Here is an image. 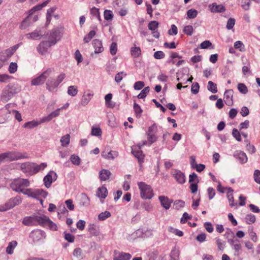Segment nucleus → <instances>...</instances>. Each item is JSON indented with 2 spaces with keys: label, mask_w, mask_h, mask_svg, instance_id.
Masks as SVG:
<instances>
[{
  "label": "nucleus",
  "mask_w": 260,
  "mask_h": 260,
  "mask_svg": "<svg viewBox=\"0 0 260 260\" xmlns=\"http://www.w3.org/2000/svg\"><path fill=\"white\" fill-rule=\"evenodd\" d=\"M92 45L94 48V53H100L104 51V47L102 41L100 40L94 39L92 41Z\"/></svg>",
  "instance_id": "21"
},
{
  "label": "nucleus",
  "mask_w": 260,
  "mask_h": 260,
  "mask_svg": "<svg viewBox=\"0 0 260 260\" xmlns=\"http://www.w3.org/2000/svg\"><path fill=\"white\" fill-rule=\"evenodd\" d=\"M78 93L77 87L75 85H71L68 88V93L72 96H75Z\"/></svg>",
  "instance_id": "40"
},
{
  "label": "nucleus",
  "mask_w": 260,
  "mask_h": 260,
  "mask_svg": "<svg viewBox=\"0 0 260 260\" xmlns=\"http://www.w3.org/2000/svg\"><path fill=\"white\" fill-rule=\"evenodd\" d=\"M210 8L212 12H223L225 10L222 5H217L216 3H213L210 6Z\"/></svg>",
  "instance_id": "27"
},
{
  "label": "nucleus",
  "mask_w": 260,
  "mask_h": 260,
  "mask_svg": "<svg viewBox=\"0 0 260 260\" xmlns=\"http://www.w3.org/2000/svg\"><path fill=\"white\" fill-rule=\"evenodd\" d=\"M91 14L95 17V18H98L99 20L101 21V17L100 15V12H99V9L95 8V7H92L90 10Z\"/></svg>",
  "instance_id": "55"
},
{
  "label": "nucleus",
  "mask_w": 260,
  "mask_h": 260,
  "mask_svg": "<svg viewBox=\"0 0 260 260\" xmlns=\"http://www.w3.org/2000/svg\"><path fill=\"white\" fill-rule=\"evenodd\" d=\"M111 216V213L109 211H106L100 213L98 215V219L101 221H103L110 217Z\"/></svg>",
  "instance_id": "41"
},
{
  "label": "nucleus",
  "mask_w": 260,
  "mask_h": 260,
  "mask_svg": "<svg viewBox=\"0 0 260 260\" xmlns=\"http://www.w3.org/2000/svg\"><path fill=\"white\" fill-rule=\"evenodd\" d=\"M50 45V44L48 41H43L39 44L37 49L40 53L43 54L47 51L49 47L51 46V45Z\"/></svg>",
  "instance_id": "24"
},
{
  "label": "nucleus",
  "mask_w": 260,
  "mask_h": 260,
  "mask_svg": "<svg viewBox=\"0 0 260 260\" xmlns=\"http://www.w3.org/2000/svg\"><path fill=\"white\" fill-rule=\"evenodd\" d=\"M171 174L178 183L182 184L185 182L186 178L185 175L181 171L173 169L171 171Z\"/></svg>",
  "instance_id": "14"
},
{
  "label": "nucleus",
  "mask_w": 260,
  "mask_h": 260,
  "mask_svg": "<svg viewBox=\"0 0 260 260\" xmlns=\"http://www.w3.org/2000/svg\"><path fill=\"white\" fill-rule=\"evenodd\" d=\"M234 47L241 52H243L245 50L243 43L240 41H237L234 43Z\"/></svg>",
  "instance_id": "51"
},
{
  "label": "nucleus",
  "mask_w": 260,
  "mask_h": 260,
  "mask_svg": "<svg viewBox=\"0 0 260 260\" xmlns=\"http://www.w3.org/2000/svg\"><path fill=\"white\" fill-rule=\"evenodd\" d=\"M150 88L149 86L145 87L141 92L138 95L137 97L138 99H144L145 98L147 94L149 92Z\"/></svg>",
  "instance_id": "47"
},
{
  "label": "nucleus",
  "mask_w": 260,
  "mask_h": 260,
  "mask_svg": "<svg viewBox=\"0 0 260 260\" xmlns=\"http://www.w3.org/2000/svg\"><path fill=\"white\" fill-rule=\"evenodd\" d=\"M158 25V22L155 20L151 21L148 25V29L152 31L153 36L157 39L159 37V33L157 30Z\"/></svg>",
  "instance_id": "16"
},
{
  "label": "nucleus",
  "mask_w": 260,
  "mask_h": 260,
  "mask_svg": "<svg viewBox=\"0 0 260 260\" xmlns=\"http://www.w3.org/2000/svg\"><path fill=\"white\" fill-rule=\"evenodd\" d=\"M30 22L29 20V18L26 17L25 19L23 20V21L21 22L20 28L21 29H25L30 25Z\"/></svg>",
  "instance_id": "59"
},
{
  "label": "nucleus",
  "mask_w": 260,
  "mask_h": 260,
  "mask_svg": "<svg viewBox=\"0 0 260 260\" xmlns=\"http://www.w3.org/2000/svg\"><path fill=\"white\" fill-rule=\"evenodd\" d=\"M35 199H37L40 197L46 198L48 196V192L42 189H35Z\"/></svg>",
  "instance_id": "33"
},
{
  "label": "nucleus",
  "mask_w": 260,
  "mask_h": 260,
  "mask_svg": "<svg viewBox=\"0 0 260 260\" xmlns=\"http://www.w3.org/2000/svg\"><path fill=\"white\" fill-rule=\"evenodd\" d=\"M96 34L95 31L91 30L88 34L84 37L83 41L85 43H88L95 36Z\"/></svg>",
  "instance_id": "45"
},
{
  "label": "nucleus",
  "mask_w": 260,
  "mask_h": 260,
  "mask_svg": "<svg viewBox=\"0 0 260 260\" xmlns=\"http://www.w3.org/2000/svg\"><path fill=\"white\" fill-rule=\"evenodd\" d=\"M198 11L193 9H190L187 12V16L189 19H193L197 17Z\"/></svg>",
  "instance_id": "52"
},
{
  "label": "nucleus",
  "mask_w": 260,
  "mask_h": 260,
  "mask_svg": "<svg viewBox=\"0 0 260 260\" xmlns=\"http://www.w3.org/2000/svg\"><path fill=\"white\" fill-rule=\"evenodd\" d=\"M91 135L94 136H100L102 135V131L100 127H92L91 129Z\"/></svg>",
  "instance_id": "63"
},
{
  "label": "nucleus",
  "mask_w": 260,
  "mask_h": 260,
  "mask_svg": "<svg viewBox=\"0 0 260 260\" xmlns=\"http://www.w3.org/2000/svg\"><path fill=\"white\" fill-rule=\"evenodd\" d=\"M41 225L43 227H47L52 231L57 230L56 224L51 221L49 217L44 215H42V221Z\"/></svg>",
  "instance_id": "13"
},
{
  "label": "nucleus",
  "mask_w": 260,
  "mask_h": 260,
  "mask_svg": "<svg viewBox=\"0 0 260 260\" xmlns=\"http://www.w3.org/2000/svg\"><path fill=\"white\" fill-rule=\"evenodd\" d=\"M127 75L126 73L124 72H120L118 73L115 77V81L117 83H119L123 79L124 77Z\"/></svg>",
  "instance_id": "54"
},
{
  "label": "nucleus",
  "mask_w": 260,
  "mask_h": 260,
  "mask_svg": "<svg viewBox=\"0 0 260 260\" xmlns=\"http://www.w3.org/2000/svg\"><path fill=\"white\" fill-rule=\"evenodd\" d=\"M108 194V190L106 187L102 186L99 187L96 191V196L102 199H105Z\"/></svg>",
  "instance_id": "30"
},
{
  "label": "nucleus",
  "mask_w": 260,
  "mask_h": 260,
  "mask_svg": "<svg viewBox=\"0 0 260 260\" xmlns=\"http://www.w3.org/2000/svg\"><path fill=\"white\" fill-rule=\"evenodd\" d=\"M42 221V215L27 216L24 218L22 223L27 226H36L41 225Z\"/></svg>",
  "instance_id": "10"
},
{
  "label": "nucleus",
  "mask_w": 260,
  "mask_h": 260,
  "mask_svg": "<svg viewBox=\"0 0 260 260\" xmlns=\"http://www.w3.org/2000/svg\"><path fill=\"white\" fill-rule=\"evenodd\" d=\"M21 90V86L18 83H11L2 90L1 98L4 102H8Z\"/></svg>",
  "instance_id": "2"
},
{
  "label": "nucleus",
  "mask_w": 260,
  "mask_h": 260,
  "mask_svg": "<svg viewBox=\"0 0 260 260\" xmlns=\"http://www.w3.org/2000/svg\"><path fill=\"white\" fill-rule=\"evenodd\" d=\"M56 10V7H52L49 9L46 13V22L49 23L52 18V15L54 13L55 11Z\"/></svg>",
  "instance_id": "39"
},
{
  "label": "nucleus",
  "mask_w": 260,
  "mask_h": 260,
  "mask_svg": "<svg viewBox=\"0 0 260 260\" xmlns=\"http://www.w3.org/2000/svg\"><path fill=\"white\" fill-rule=\"evenodd\" d=\"M193 31V28L191 25H187L184 27L183 32L188 36H191Z\"/></svg>",
  "instance_id": "60"
},
{
  "label": "nucleus",
  "mask_w": 260,
  "mask_h": 260,
  "mask_svg": "<svg viewBox=\"0 0 260 260\" xmlns=\"http://www.w3.org/2000/svg\"><path fill=\"white\" fill-rule=\"evenodd\" d=\"M60 143L63 147H67L70 142V135L67 134L62 136L60 139Z\"/></svg>",
  "instance_id": "36"
},
{
  "label": "nucleus",
  "mask_w": 260,
  "mask_h": 260,
  "mask_svg": "<svg viewBox=\"0 0 260 260\" xmlns=\"http://www.w3.org/2000/svg\"><path fill=\"white\" fill-rule=\"evenodd\" d=\"M88 230L90 234L97 236L99 234V231L94 223H90L88 225Z\"/></svg>",
  "instance_id": "32"
},
{
  "label": "nucleus",
  "mask_w": 260,
  "mask_h": 260,
  "mask_svg": "<svg viewBox=\"0 0 260 260\" xmlns=\"http://www.w3.org/2000/svg\"><path fill=\"white\" fill-rule=\"evenodd\" d=\"M140 190L141 197L143 199H150L153 197V190L151 187L143 182L138 183Z\"/></svg>",
  "instance_id": "6"
},
{
  "label": "nucleus",
  "mask_w": 260,
  "mask_h": 260,
  "mask_svg": "<svg viewBox=\"0 0 260 260\" xmlns=\"http://www.w3.org/2000/svg\"><path fill=\"white\" fill-rule=\"evenodd\" d=\"M233 156L235 158L238 159L242 164H245L247 161L248 158L246 153L241 150L235 151Z\"/></svg>",
  "instance_id": "17"
},
{
  "label": "nucleus",
  "mask_w": 260,
  "mask_h": 260,
  "mask_svg": "<svg viewBox=\"0 0 260 260\" xmlns=\"http://www.w3.org/2000/svg\"><path fill=\"white\" fill-rule=\"evenodd\" d=\"M50 2V0H47L42 4L37 5L34 7V9L35 11L41 10L43 8L47 6V5Z\"/></svg>",
  "instance_id": "61"
},
{
  "label": "nucleus",
  "mask_w": 260,
  "mask_h": 260,
  "mask_svg": "<svg viewBox=\"0 0 260 260\" xmlns=\"http://www.w3.org/2000/svg\"><path fill=\"white\" fill-rule=\"evenodd\" d=\"M25 36L28 39L38 40L41 38V37L42 36V34L40 30L36 29L30 33L26 34Z\"/></svg>",
  "instance_id": "25"
},
{
  "label": "nucleus",
  "mask_w": 260,
  "mask_h": 260,
  "mask_svg": "<svg viewBox=\"0 0 260 260\" xmlns=\"http://www.w3.org/2000/svg\"><path fill=\"white\" fill-rule=\"evenodd\" d=\"M22 202L20 196H17L9 199L4 204L0 205V212H4L11 209Z\"/></svg>",
  "instance_id": "5"
},
{
  "label": "nucleus",
  "mask_w": 260,
  "mask_h": 260,
  "mask_svg": "<svg viewBox=\"0 0 260 260\" xmlns=\"http://www.w3.org/2000/svg\"><path fill=\"white\" fill-rule=\"evenodd\" d=\"M111 175V172L106 169L102 170L99 173V177L102 181H106L109 178Z\"/></svg>",
  "instance_id": "31"
},
{
  "label": "nucleus",
  "mask_w": 260,
  "mask_h": 260,
  "mask_svg": "<svg viewBox=\"0 0 260 260\" xmlns=\"http://www.w3.org/2000/svg\"><path fill=\"white\" fill-rule=\"evenodd\" d=\"M131 52L133 57H138L141 54V50L140 47H134L131 48Z\"/></svg>",
  "instance_id": "44"
},
{
  "label": "nucleus",
  "mask_w": 260,
  "mask_h": 260,
  "mask_svg": "<svg viewBox=\"0 0 260 260\" xmlns=\"http://www.w3.org/2000/svg\"><path fill=\"white\" fill-rule=\"evenodd\" d=\"M171 260H179V251L176 248H174L172 250L170 253Z\"/></svg>",
  "instance_id": "42"
},
{
  "label": "nucleus",
  "mask_w": 260,
  "mask_h": 260,
  "mask_svg": "<svg viewBox=\"0 0 260 260\" xmlns=\"http://www.w3.org/2000/svg\"><path fill=\"white\" fill-rule=\"evenodd\" d=\"M159 200L160 202L161 205L166 210L169 209L173 202L172 200H170L167 197L164 196H159Z\"/></svg>",
  "instance_id": "20"
},
{
  "label": "nucleus",
  "mask_w": 260,
  "mask_h": 260,
  "mask_svg": "<svg viewBox=\"0 0 260 260\" xmlns=\"http://www.w3.org/2000/svg\"><path fill=\"white\" fill-rule=\"evenodd\" d=\"M246 144V150L250 153L252 154L255 152V148L253 145H251L250 142L247 140L245 141Z\"/></svg>",
  "instance_id": "53"
},
{
  "label": "nucleus",
  "mask_w": 260,
  "mask_h": 260,
  "mask_svg": "<svg viewBox=\"0 0 260 260\" xmlns=\"http://www.w3.org/2000/svg\"><path fill=\"white\" fill-rule=\"evenodd\" d=\"M39 124H40L39 122L35 121V120H32V121H28V122L25 123L23 125V127L24 128L31 129L35 127H37Z\"/></svg>",
  "instance_id": "37"
},
{
  "label": "nucleus",
  "mask_w": 260,
  "mask_h": 260,
  "mask_svg": "<svg viewBox=\"0 0 260 260\" xmlns=\"http://www.w3.org/2000/svg\"><path fill=\"white\" fill-rule=\"evenodd\" d=\"M102 156L107 159H114L118 156V152L115 151H107L104 150L102 152Z\"/></svg>",
  "instance_id": "26"
},
{
  "label": "nucleus",
  "mask_w": 260,
  "mask_h": 260,
  "mask_svg": "<svg viewBox=\"0 0 260 260\" xmlns=\"http://www.w3.org/2000/svg\"><path fill=\"white\" fill-rule=\"evenodd\" d=\"M253 178L255 182L258 184H260V171L255 170L253 173Z\"/></svg>",
  "instance_id": "64"
},
{
  "label": "nucleus",
  "mask_w": 260,
  "mask_h": 260,
  "mask_svg": "<svg viewBox=\"0 0 260 260\" xmlns=\"http://www.w3.org/2000/svg\"><path fill=\"white\" fill-rule=\"evenodd\" d=\"M17 64L16 62H12L10 63L9 66L8 71L10 73L14 74L17 71Z\"/></svg>",
  "instance_id": "57"
},
{
  "label": "nucleus",
  "mask_w": 260,
  "mask_h": 260,
  "mask_svg": "<svg viewBox=\"0 0 260 260\" xmlns=\"http://www.w3.org/2000/svg\"><path fill=\"white\" fill-rule=\"evenodd\" d=\"M30 182L27 179L17 178L14 179L10 184L12 189L17 192H21L25 188L29 186Z\"/></svg>",
  "instance_id": "4"
},
{
  "label": "nucleus",
  "mask_w": 260,
  "mask_h": 260,
  "mask_svg": "<svg viewBox=\"0 0 260 260\" xmlns=\"http://www.w3.org/2000/svg\"><path fill=\"white\" fill-rule=\"evenodd\" d=\"M185 206V202L182 200H176L174 203L173 208L176 210H179L180 209L184 207Z\"/></svg>",
  "instance_id": "48"
},
{
  "label": "nucleus",
  "mask_w": 260,
  "mask_h": 260,
  "mask_svg": "<svg viewBox=\"0 0 260 260\" xmlns=\"http://www.w3.org/2000/svg\"><path fill=\"white\" fill-rule=\"evenodd\" d=\"M53 71V68H48L39 76L32 79L31 85L32 86H38L43 84Z\"/></svg>",
  "instance_id": "7"
},
{
  "label": "nucleus",
  "mask_w": 260,
  "mask_h": 260,
  "mask_svg": "<svg viewBox=\"0 0 260 260\" xmlns=\"http://www.w3.org/2000/svg\"><path fill=\"white\" fill-rule=\"evenodd\" d=\"M28 158V156L26 153L15 151H7L0 154V162H10Z\"/></svg>",
  "instance_id": "3"
},
{
  "label": "nucleus",
  "mask_w": 260,
  "mask_h": 260,
  "mask_svg": "<svg viewBox=\"0 0 260 260\" xmlns=\"http://www.w3.org/2000/svg\"><path fill=\"white\" fill-rule=\"evenodd\" d=\"M255 220V216L253 214H248L245 216V221L248 224H251L254 223Z\"/></svg>",
  "instance_id": "43"
},
{
  "label": "nucleus",
  "mask_w": 260,
  "mask_h": 260,
  "mask_svg": "<svg viewBox=\"0 0 260 260\" xmlns=\"http://www.w3.org/2000/svg\"><path fill=\"white\" fill-rule=\"evenodd\" d=\"M19 46V44H16L7 49L0 52V61L3 62L7 61L14 53Z\"/></svg>",
  "instance_id": "9"
},
{
  "label": "nucleus",
  "mask_w": 260,
  "mask_h": 260,
  "mask_svg": "<svg viewBox=\"0 0 260 260\" xmlns=\"http://www.w3.org/2000/svg\"><path fill=\"white\" fill-rule=\"evenodd\" d=\"M104 18L106 20H111L113 17V13L111 10H106L104 13Z\"/></svg>",
  "instance_id": "58"
},
{
  "label": "nucleus",
  "mask_w": 260,
  "mask_h": 260,
  "mask_svg": "<svg viewBox=\"0 0 260 260\" xmlns=\"http://www.w3.org/2000/svg\"><path fill=\"white\" fill-rule=\"evenodd\" d=\"M207 89L213 93H215L218 91L216 84L211 81L208 82Z\"/></svg>",
  "instance_id": "38"
},
{
  "label": "nucleus",
  "mask_w": 260,
  "mask_h": 260,
  "mask_svg": "<svg viewBox=\"0 0 260 260\" xmlns=\"http://www.w3.org/2000/svg\"><path fill=\"white\" fill-rule=\"evenodd\" d=\"M51 174H54L55 176L56 175V174L55 173H54L53 172H51L47 175H46L43 179L44 185L47 188H49V187H50L51 184L53 182V179Z\"/></svg>",
  "instance_id": "28"
},
{
  "label": "nucleus",
  "mask_w": 260,
  "mask_h": 260,
  "mask_svg": "<svg viewBox=\"0 0 260 260\" xmlns=\"http://www.w3.org/2000/svg\"><path fill=\"white\" fill-rule=\"evenodd\" d=\"M132 255L129 253L114 250L113 252V260H130Z\"/></svg>",
  "instance_id": "15"
},
{
  "label": "nucleus",
  "mask_w": 260,
  "mask_h": 260,
  "mask_svg": "<svg viewBox=\"0 0 260 260\" xmlns=\"http://www.w3.org/2000/svg\"><path fill=\"white\" fill-rule=\"evenodd\" d=\"M17 165L23 173L28 174L29 175H34L39 171L43 170L47 167V164L45 162L37 165L36 163L29 161L18 163Z\"/></svg>",
  "instance_id": "1"
},
{
  "label": "nucleus",
  "mask_w": 260,
  "mask_h": 260,
  "mask_svg": "<svg viewBox=\"0 0 260 260\" xmlns=\"http://www.w3.org/2000/svg\"><path fill=\"white\" fill-rule=\"evenodd\" d=\"M46 237V233L44 231L39 229L32 231L29 234V238L34 243L43 241Z\"/></svg>",
  "instance_id": "8"
},
{
  "label": "nucleus",
  "mask_w": 260,
  "mask_h": 260,
  "mask_svg": "<svg viewBox=\"0 0 260 260\" xmlns=\"http://www.w3.org/2000/svg\"><path fill=\"white\" fill-rule=\"evenodd\" d=\"M48 35V42L50 44L49 45L51 46L55 45L61 37L60 33L57 29H52Z\"/></svg>",
  "instance_id": "11"
},
{
  "label": "nucleus",
  "mask_w": 260,
  "mask_h": 260,
  "mask_svg": "<svg viewBox=\"0 0 260 260\" xmlns=\"http://www.w3.org/2000/svg\"><path fill=\"white\" fill-rule=\"evenodd\" d=\"M238 89L242 94H246L248 92V88L243 83H239L238 84Z\"/></svg>",
  "instance_id": "56"
},
{
  "label": "nucleus",
  "mask_w": 260,
  "mask_h": 260,
  "mask_svg": "<svg viewBox=\"0 0 260 260\" xmlns=\"http://www.w3.org/2000/svg\"><path fill=\"white\" fill-rule=\"evenodd\" d=\"M21 192L27 196L28 197L35 198V189H32L31 188H24Z\"/></svg>",
  "instance_id": "50"
},
{
  "label": "nucleus",
  "mask_w": 260,
  "mask_h": 260,
  "mask_svg": "<svg viewBox=\"0 0 260 260\" xmlns=\"http://www.w3.org/2000/svg\"><path fill=\"white\" fill-rule=\"evenodd\" d=\"M226 189H227L226 197L229 202L230 206L231 207L237 206V203L235 202L233 194L234 191L233 189L231 187H226Z\"/></svg>",
  "instance_id": "19"
},
{
  "label": "nucleus",
  "mask_w": 260,
  "mask_h": 260,
  "mask_svg": "<svg viewBox=\"0 0 260 260\" xmlns=\"http://www.w3.org/2000/svg\"><path fill=\"white\" fill-rule=\"evenodd\" d=\"M46 85L49 91H53L59 86V84L56 82V79H49L46 82Z\"/></svg>",
  "instance_id": "23"
},
{
  "label": "nucleus",
  "mask_w": 260,
  "mask_h": 260,
  "mask_svg": "<svg viewBox=\"0 0 260 260\" xmlns=\"http://www.w3.org/2000/svg\"><path fill=\"white\" fill-rule=\"evenodd\" d=\"M234 91L232 89L226 90L224 93L225 103L228 106L233 105V96Z\"/></svg>",
  "instance_id": "18"
},
{
  "label": "nucleus",
  "mask_w": 260,
  "mask_h": 260,
  "mask_svg": "<svg viewBox=\"0 0 260 260\" xmlns=\"http://www.w3.org/2000/svg\"><path fill=\"white\" fill-rule=\"evenodd\" d=\"M90 200L85 193L81 194L80 204L83 206H87L89 205Z\"/></svg>",
  "instance_id": "35"
},
{
  "label": "nucleus",
  "mask_w": 260,
  "mask_h": 260,
  "mask_svg": "<svg viewBox=\"0 0 260 260\" xmlns=\"http://www.w3.org/2000/svg\"><path fill=\"white\" fill-rule=\"evenodd\" d=\"M9 105L0 109V123L3 124L7 122L11 118V111L8 109Z\"/></svg>",
  "instance_id": "12"
},
{
  "label": "nucleus",
  "mask_w": 260,
  "mask_h": 260,
  "mask_svg": "<svg viewBox=\"0 0 260 260\" xmlns=\"http://www.w3.org/2000/svg\"><path fill=\"white\" fill-rule=\"evenodd\" d=\"M17 242L16 241H12L9 243L6 248V252L9 254H12L13 253L14 249L16 247Z\"/></svg>",
  "instance_id": "34"
},
{
  "label": "nucleus",
  "mask_w": 260,
  "mask_h": 260,
  "mask_svg": "<svg viewBox=\"0 0 260 260\" xmlns=\"http://www.w3.org/2000/svg\"><path fill=\"white\" fill-rule=\"evenodd\" d=\"M134 110L137 117H140L142 113V109L141 107L136 103L134 104Z\"/></svg>",
  "instance_id": "46"
},
{
  "label": "nucleus",
  "mask_w": 260,
  "mask_h": 260,
  "mask_svg": "<svg viewBox=\"0 0 260 260\" xmlns=\"http://www.w3.org/2000/svg\"><path fill=\"white\" fill-rule=\"evenodd\" d=\"M200 88L199 84L198 82L193 83L191 85V92L194 94L199 92Z\"/></svg>",
  "instance_id": "62"
},
{
  "label": "nucleus",
  "mask_w": 260,
  "mask_h": 260,
  "mask_svg": "<svg viewBox=\"0 0 260 260\" xmlns=\"http://www.w3.org/2000/svg\"><path fill=\"white\" fill-rule=\"evenodd\" d=\"M132 154L138 159V161L141 163L143 162L144 155L142 151L140 149V146L138 150L132 149Z\"/></svg>",
  "instance_id": "29"
},
{
  "label": "nucleus",
  "mask_w": 260,
  "mask_h": 260,
  "mask_svg": "<svg viewBox=\"0 0 260 260\" xmlns=\"http://www.w3.org/2000/svg\"><path fill=\"white\" fill-rule=\"evenodd\" d=\"M93 96V93L91 92H84L81 99V104L83 106H85L88 104Z\"/></svg>",
  "instance_id": "22"
},
{
  "label": "nucleus",
  "mask_w": 260,
  "mask_h": 260,
  "mask_svg": "<svg viewBox=\"0 0 260 260\" xmlns=\"http://www.w3.org/2000/svg\"><path fill=\"white\" fill-rule=\"evenodd\" d=\"M70 160L73 164L76 166L80 165L81 163L80 158L78 156L76 155L75 154H73L71 156Z\"/></svg>",
  "instance_id": "49"
}]
</instances>
